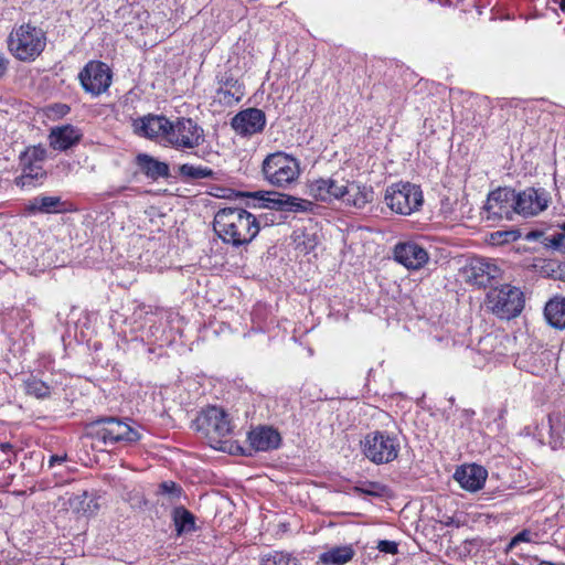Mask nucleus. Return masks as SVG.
Segmentation results:
<instances>
[{"label": "nucleus", "instance_id": "obj_1", "mask_svg": "<svg viewBox=\"0 0 565 565\" xmlns=\"http://www.w3.org/2000/svg\"><path fill=\"white\" fill-rule=\"evenodd\" d=\"M213 230L224 244L239 248L255 239L260 231V223L243 207H223L214 215Z\"/></svg>", "mask_w": 565, "mask_h": 565}, {"label": "nucleus", "instance_id": "obj_2", "mask_svg": "<svg viewBox=\"0 0 565 565\" xmlns=\"http://www.w3.org/2000/svg\"><path fill=\"white\" fill-rule=\"evenodd\" d=\"M46 46L45 32L31 23L13 29L8 36L10 53L21 62H33Z\"/></svg>", "mask_w": 565, "mask_h": 565}, {"label": "nucleus", "instance_id": "obj_3", "mask_svg": "<svg viewBox=\"0 0 565 565\" xmlns=\"http://www.w3.org/2000/svg\"><path fill=\"white\" fill-rule=\"evenodd\" d=\"M362 454L375 465H385L397 459L401 451L398 437L386 430H373L361 440Z\"/></svg>", "mask_w": 565, "mask_h": 565}, {"label": "nucleus", "instance_id": "obj_4", "mask_svg": "<svg viewBox=\"0 0 565 565\" xmlns=\"http://www.w3.org/2000/svg\"><path fill=\"white\" fill-rule=\"evenodd\" d=\"M238 195L253 200V203H247L248 206L253 207H267L294 213H313L317 207L312 201L276 192H239Z\"/></svg>", "mask_w": 565, "mask_h": 565}, {"label": "nucleus", "instance_id": "obj_5", "mask_svg": "<svg viewBox=\"0 0 565 565\" xmlns=\"http://www.w3.org/2000/svg\"><path fill=\"white\" fill-rule=\"evenodd\" d=\"M262 171L271 185L285 188L299 178L300 163L295 157L278 151L265 158Z\"/></svg>", "mask_w": 565, "mask_h": 565}, {"label": "nucleus", "instance_id": "obj_6", "mask_svg": "<svg viewBox=\"0 0 565 565\" xmlns=\"http://www.w3.org/2000/svg\"><path fill=\"white\" fill-rule=\"evenodd\" d=\"M90 435L103 446H114L119 441H134L139 434L128 423L117 417H99L90 424Z\"/></svg>", "mask_w": 565, "mask_h": 565}, {"label": "nucleus", "instance_id": "obj_7", "mask_svg": "<svg viewBox=\"0 0 565 565\" xmlns=\"http://www.w3.org/2000/svg\"><path fill=\"white\" fill-rule=\"evenodd\" d=\"M487 305L498 318L510 320L522 312L524 295L516 287L503 285L488 292Z\"/></svg>", "mask_w": 565, "mask_h": 565}, {"label": "nucleus", "instance_id": "obj_8", "mask_svg": "<svg viewBox=\"0 0 565 565\" xmlns=\"http://www.w3.org/2000/svg\"><path fill=\"white\" fill-rule=\"evenodd\" d=\"M423 192L419 185L399 182L385 191L386 205L397 214L409 215L423 205Z\"/></svg>", "mask_w": 565, "mask_h": 565}, {"label": "nucleus", "instance_id": "obj_9", "mask_svg": "<svg viewBox=\"0 0 565 565\" xmlns=\"http://www.w3.org/2000/svg\"><path fill=\"white\" fill-rule=\"evenodd\" d=\"M204 141V129L192 118L179 117L171 121L167 146L185 151L198 148Z\"/></svg>", "mask_w": 565, "mask_h": 565}, {"label": "nucleus", "instance_id": "obj_10", "mask_svg": "<svg viewBox=\"0 0 565 565\" xmlns=\"http://www.w3.org/2000/svg\"><path fill=\"white\" fill-rule=\"evenodd\" d=\"M195 430L202 433L211 441H221L232 431L228 415L220 407L209 406L200 412L193 422Z\"/></svg>", "mask_w": 565, "mask_h": 565}, {"label": "nucleus", "instance_id": "obj_11", "mask_svg": "<svg viewBox=\"0 0 565 565\" xmlns=\"http://www.w3.org/2000/svg\"><path fill=\"white\" fill-rule=\"evenodd\" d=\"M78 79L86 93L98 96L110 86L111 72L106 63L89 61L79 72Z\"/></svg>", "mask_w": 565, "mask_h": 565}, {"label": "nucleus", "instance_id": "obj_12", "mask_svg": "<svg viewBox=\"0 0 565 565\" xmlns=\"http://www.w3.org/2000/svg\"><path fill=\"white\" fill-rule=\"evenodd\" d=\"M484 209L488 213V218L513 220L514 214H516L515 190L499 188L490 192Z\"/></svg>", "mask_w": 565, "mask_h": 565}, {"label": "nucleus", "instance_id": "obj_13", "mask_svg": "<svg viewBox=\"0 0 565 565\" xmlns=\"http://www.w3.org/2000/svg\"><path fill=\"white\" fill-rule=\"evenodd\" d=\"M468 282L479 288L491 286L492 281L500 278L502 270L494 260L476 257L463 269Z\"/></svg>", "mask_w": 565, "mask_h": 565}, {"label": "nucleus", "instance_id": "obj_14", "mask_svg": "<svg viewBox=\"0 0 565 565\" xmlns=\"http://www.w3.org/2000/svg\"><path fill=\"white\" fill-rule=\"evenodd\" d=\"M550 194L544 189L527 188L515 191L516 214L524 217L535 216L547 209Z\"/></svg>", "mask_w": 565, "mask_h": 565}, {"label": "nucleus", "instance_id": "obj_15", "mask_svg": "<svg viewBox=\"0 0 565 565\" xmlns=\"http://www.w3.org/2000/svg\"><path fill=\"white\" fill-rule=\"evenodd\" d=\"M345 181L335 177L315 179L308 182L307 193L316 201L331 203L343 198Z\"/></svg>", "mask_w": 565, "mask_h": 565}, {"label": "nucleus", "instance_id": "obj_16", "mask_svg": "<svg viewBox=\"0 0 565 565\" xmlns=\"http://www.w3.org/2000/svg\"><path fill=\"white\" fill-rule=\"evenodd\" d=\"M394 259L409 270L423 268L429 260L428 252L414 241L399 242L393 249Z\"/></svg>", "mask_w": 565, "mask_h": 565}, {"label": "nucleus", "instance_id": "obj_17", "mask_svg": "<svg viewBox=\"0 0 565 565\" xmlns=\"http://www.w3.org/2000/svg\"><path fill=\"white\" fill-rule=\"evenodd\" d=\"M266 116L262 109L247 108L236 114L231 121L232 128L242 137L253 136L264 130Z\"/></svg>", "mask_w": 565, "mask_h": 565}, {"label": "nucleus", "instance_id": "obj_18", "mask_svg": "<svg viewBox=\"0 0 565 565\" xmlns=\"http://www.w3.org/2000/svg\"><path fill=\"white\" fill-rule=\"evenodd\" d=\"M247 440L255 451H269L280 446L281 436L273 427L258 426L248 433Z\"/></svg>", "mask_w": 565, "mask_h": 565}, {"label": "nucleus", "instance_id": "obj_19", "mask_svg": "<svg viewBox=\"0 0 565 565\" xmlns=\"http://www.w3.org/2000/svg\"><path fill=\"white\" fill-rule=\"evenodd\" d=\"M488 477L487 470L479 465L472 463L458 468L454 475L461 488L475 492L481 489Z\"/></svg>", "mask_w": 565, "mask_h": 565}, {"label": "nucleus", "instance_id": "obj_20", "mask_svg": "<svg viewBox=\"0 0 565 565\" xmlns=\"http://www.w3.org/2000/svg\"><path fill=\"white\" fill-rule=\"evenodd\" d=\"M82 136L79 129L72 125L54 127L49 135L50 147L54 150L66 151L77 145Z\"/></svg>", "mask_w": 565, "mask_h": 565}, {"label": "nucleus", "instance_id": "obj_21", "mask_svg": "<svg viewBox=\"0 0 565 565\" xmlns=\"http://www.w3.org/2000/svg\"><path fill=\"white\" fill-rule=\"evenodd\" d=\"M171 121L163 116H143V137L167 146Z\"/></svg>", "mask_w": 565, "mask_h": 565}, {"label": "nucleus", "instance_id": "obj_22", "mask_svg": "<svg viewBox=\"0 0 565 565\" xmlns=\"http://www.w3.org/2000/svg\"><path fill=\"white\" fill-rule=\"evenodd\" d=\"M218 85L216 94L226 104L238 103L245 95L243 84L227 72L218 76Z\"/></svg>", "mask_w": 565, "mask_h": 565}, {"label": "nucleus", "instance_id": "obj_23", "mask_svg": "<svg viewBox=\"0 0 565 565\" xmlns=\"http://www.w3.org/2000/svg\"><path fill=\"white\" fill-rule=\"evenodd\" d=\"M344 188L345 190L343 191L344 193L341 201L347 205L362 209L373 200L374 193L370 186L362 185L354 181H345Z\"/></svg>", "mask_w": 565, "mask_h": 565}, {"label": "nucleus", "instance_id": "obj_24", "mask_svg": "<svg viewBox=\"0 0 565 565\" xmlns=\"http://www.w3.org/2000/svg\"><path fill=\"white\" fill-rule=\"evenodd\" d=\"M63 202L60 196L38 195L25 205L29 214H51L63 212Z\"/></svg>", "mask_w": 565, "mask_h": 565}, {"label": "nucleus", "instance_id": "obj_25", "mask_svg": "<svg viewBox=\"0 0 565 565\" xmlns=\"http://www.w3.org/2000/svg\"><path fill=\"white\" fill-rule=\"evenodd\" d=\"M550 445L553 449L565 448V411H554L547 417Z\"/></svg>", "mask_w": 565, "mask_h": 565}, {"label": "nucleus", "instance_id": "obj_26", "mask_svg": "<svg viewBox=\"0 0 565 565\" xmlns=\"http://www.w3.org/2000/svg\"><path fill=\"white\" fill-rule=\"evenodd\" d=\"M21 167V175L17 177L14 183L19 188H31L36 185V181H42L46 178V171L42 164H34L30 162H19Z\"/></svg>", "mask_w": 565, "mask_h": 565}, {"label": "nucleus", "instance_id": "obj_27", "mask_svg": "<svg viewBox=\"0 0 565 565\" xmlns=\"http://www.w3.org/2000/svg\"><path fill=\"white\" fill-rule=\"evenodd\" d=\"M143 177L153 182L160 179L168 180L171 178L170 166L150 154L143 153Z\"/></svg>", "mask_w": 565, "mask_h": 565}, {"label": "nucleus", "instance_id": "obj_28", "mask_svg": "<svg viewBox=\"0 0 565 565\" xmlns=\"http://www.w3.org/2000/svg\"><path fill=\"white\" fill-rule=\"evenodd\" d=\"M355 551L352 545L331 547L319 555V563L322 565H344L352 561Z\"/></svg>", "mask_w": 565, "mask_h": 565}, {"label": "nucleus", "instance_id": "obj_29", "mask_svg": "<svg viewBox=\"0 0 565 565\" xmlns=\"http://www.w3.org/2000/svg\"><path fill=\"white\" fill-rule=\"evenodd\" d=\"M172 520L178 536L192 533L196 530L194 514L184 507H175L173 509Z\"/></svg>", "mask_w": 565, "mask_h": 565}, {"label": "nucleus", "instance_id": "obj_30", "mask_svg": "<svg viewBox=\"0 0 565 565\" xmlns=\"http://www.w3.org/2000/svg\"><path fill=\"white\" fill-rule=\"evenodd\" d=\"M548 323L556 329H565V298L550 300L544 309Z\"/></svg>", "mask_w": 565, "mask_h": 565}, {"label": "nucleus", "instance_id": "obj_31", "mask_svg": "<svg viewBox=\"0 0 565 565\" xmlns=\"http://www.w3.org/2000/svg\"><path fill=\"white\" fill-rule=\"evenodd\" d=\"M24 392L26 395L38 399H45L51 396L52 387L44 381L34 375H30L23 381Z\"/></svg>", "mask_w": 565, "mask_h": 565}, {"label": "nucleus", "instance_id": "obj_32", "mask_svg": "<svg viewBox=\"0 0 565 565\" xmlns=\"http://www.w3.org/2000/svg\"><path fill=\"white\" fill-rule=\"evenodd\" d=\"M179 174L184 181L189 182L201 179H210L213 177L214 172L207 167L184 163L179 167Z\"/></svg>", "mask_w": 565, "mask_h": 565}, {"label": "nucleus", "instance_id": "obj_33", "mask_svg": "<svg viewBox=\"0 0 565 565\" xmlns=\"http://www.w3.org/2000/svg\"><path fill=\"white\" fill-rule=\"evenodd\" d=\"M47 156L46 148L39 143L35 146L26 147L19 156V162H30L34 164H42Z\"/></svg>", "mask_w": 565, "mask_h": 565}, {"label": "nucleus", "instance_id": "obj_34", "mask_svg": "<svg viewBox=\"0 0 565 565\" xmlns=\"http://www.w3.org/2000/svg\"><path fill=\"white\" fill-rule=\"evenodd\" d=\"M260 565H302L301 562L289 553L275 551L264 555Z\"/></svg>", "mask_w": 565, "mask_h": 565}, {"label": "nucleus", "instance_id": "obj_35", "mask_svg": "<svg viewBox=\"0 0 565 565\" xmlns=\"http://www.w3.org/2000/svg\"><path fill=\"white\" fill-rule=\"evenodd\" d=\"M564 239H565V233L558 232L551 236L543 237L542 244L546 248L565 252Z\"/></svg>", "mask_w": 565, "mask_h": 565}, {"label": "nucleus", "instance_id": "obj_36", "mask_svg": "<svg viewBox=\"0 0 565 565\" xmlns=\"http://www.w3.org/2000/svg\"><path fill=\"white\" fill-rule=\"evenodd\" d=\"M520 234L518 231H497L491 234L492 244H505L514 242L519 238Z\"/></svg>", "mask_w": 565, "mask_h": 565}, {"label": "nucleus", "instance_id": "obj_37", "mask_svg": "<svg viewBox=\"0 0 565 565\" xmlns=\"http://www.w3.org/2000/svg\"><path fill=\"white\" fill-rule=\"evenodd\" d=\"M135 97H136L135 95L134 96H131V95L127 96V98L125 100V106L124 107H125V113L130 116L135 134L138 135V136H141V118L140 117H136L135 118L134 115L130 114L131 105L135 102Z\"/></svg>", "mask_w": 565, "mask_h": 565}, {"label": "nucleus", "instance_id": "obj_38", "mask_svg": "<svg viewBox=\"0 0 565 565\" xmlns=\"http://www.w3.org/2000/svg\"><path fill=\"white\" fill-rule=\"evenodd\" d=\"M547 274L558 280H565V263L551 262L548 265Z\"/></svg>", "mask_w": 565, "mask_h": 565}, {"label": "nucleus", "instance_id": "obj_39", "mask_svg": "<svg viewBox=\"0 0 565 565\" xmlns=\"http://www.w3.org/2000/svg\"><path fill=\"white\" fill-rule=\"evenodd\" d=\"M364 494L372 497H381L384 493L385 487L379 482H370L366 487L358 488Z\"/></svg>", "mask_w": 565, "mask_h": 565}, {"label": "nucleus", "instance_id": "obj_40", "mask_svg": "<svg viewBox=\"0 0 565 565\" xmlns=\"http://www.w3.org/2000/svg\"><path fill=\"white\" fill-rule=\"evenodd\" d=\"M377 550L382 553L395 555L398 553V545L394 541L381 540L377 543Z\"/></svg>", "mask_w": 565, "mask_h": 565}, {"label": "nucleus", "instance_id": "obj_41", "mask_svg": "<svg viewBox=\"0 0 565 565\" xmlns=\"http://www.w3.org/2000/svg\"><path fill=\"white\" fill-rule=\"evenodd\" d=\"M532 533L529 530H523L520 533H518L513 539L510 541L508 545V550H512L516 544L521 542H531L532 541Z\"/></svg>", "mask_w": 565, "mask_h": 565}, {"label": "nucleus", "instance_id": "obj_42", "mask_svg": "<svg viewBox=\"0 0 565 565\" xmlns=\"http://www.w3.org/2000/svg\"><path fill=\"white\" fill-rule=\"evenodd\" d=\"M88 498V493L87 492H83V494L81 495H76L73 501H72V504L74 502H78L82 507L79 508V510L83 511L84 514H92L94 512V509H92L90 507V503L93 502V500L89 501V503H87L86 507H84V501Z\"/></svg>", "mask_w": 565, "mask_h": 565}, {"label": "nucleus", "instance_id": "obj_43", "mask_svg": "<svg viewBox=\"0 0 565 565\" xmlns=\"http://www.w3.org/2000/svg\"><path fill=\"white\" fill-rule=\"evenodd\" d=\"M159 489L162 493H169V494H174V493L179 492V490H180L179 487L177 486V483L173 481H164V482L160 483Z\"/></svg>", "mask_w": 565, "mask_h": 565}, {"label": "nucleus", "instance_id": "obj_44", "mask_svg": "<svg viewBox=\"0 0 565 565\" xmlns=\"http://www.w3.org/2000/svg\"><path fill=\"white\" fill-rule=\"evenodd\" d=\"M67 459V456L66 455H52L49 459V467H53L55 465H61L63 462H65Z\"/></svg>", "mask_w": 565, "mask_h": 565}, {"label": "nucleus", "instance_id": "obj_45", "mask_svg": "<svg viewBox=\"0 0 565 565\" xmlns=\"http://www.w3.org/2000/svg\"><path fill=\"white\" fill-rule=\"evenodd\" d=\"M9 67V60L0 53V78L4 76Z\"/></svg>", "mask_w": 565, "mask_h": 565}, {"label": "nucleus", "instance_id": "obj_46", "mask_svg": "<svg viewBox=\"0 0 565 565\" xmlns=\"http://www.w3.org/2000/svg\"><path fill=\"white\" fill-rule=\"evenodd\" d=\"M0 450L3 452V454H10V452H14L13 450V445L10 444V443H1L0 444ZM15 456V454H13ZM13 460H15V457L13 458Z\"/></svg>", "mask_w": 565, "mask_h": 565}, {"label": "nucleus", "instance_id": "obj_47", "mask_svg": "<svg viewBox=\"0 0 565 565\" xmlns=\"http://www.w3.org/2000/svg\"><path fill=\"white\" fill-rule=\"evenodd\" d=\"M541 237H545L544 234L542 232H539V231H534V232H530L527 235H526V238L530 239V241H536Z\"/></svg>", "mask_w": 565, "mask_h": 565}, {"label": "nucleus", "instance_id": "obj_48", "mask_svg": "<svg viewBox=\"0 0 565 565\" xmlns=\"http://www.w3.org/2000/svg\"><path fill=\"white\" fill-rule=\"evenodd\" d=\"M446 525H456L458 527L459 526V522H455V520L452 518H450L449 521L446 522Z\"/></svg>", "mask_w": 565, "mask_h": 565}, {"label": "nucleus", "instance_id": "obj_49", "mask_svg": "<svg viewBox=\"0 0 565 565\" xmlns=\"http://www.w3.org/2000/svg\"><path fill=\"white\" fill-rule=\"evenodd\" d=\"M138 166H141V153H138L135 158Z\"/></svg>", "mask_w": 565, "mask_h": 565}, {"label": "nucleus", "instance_id": "obj_50", "mask_svg": "<svg viewBox=\"0 0 565 565\" xmlns=\"http://www.w3.org/2000/svg\"><path fill=\"white\" fill-rule=\"evenodd\" d=\"M559 8L562 11H565V0H561Z\"/></svg>", "mask_w": 565, "mask_h": 565}, {"label": "nucleus", "instance_id": "obj_51", "mask_svg": "<svg viewBox=\"0 0 565 565\" xmlns=\"http://www.w3.org/2000/svg\"><path fill=\"white\" fill-rule=\"evenodd\" d=\"M539 565H554V564L551 562H541Z\"/></svg>", "mask_w": 565, "mask_h": 565}, {"label": "nucleus", "instance_id": "obj_52", "mask_svg": "<svg viewBox=\"0 0 565 565\" xmlns=\"http://www.w3.org/2000/svg\"><path fill=\"white\" fill-rule=\"evenodd\" d=\"M62 107H63L64 109L68 110L67 105H63Z\"/></svg>", "mask_w": 565, "mask_h": 565}, {"label": "nucleus", "instance_id": "obj_53", "mask_svg": "<svg viewBox=\"0 0 565 565\" xmlns=\"http://www.w3.org/2000/svg\"><path fill=\"white\" fill-rule=\"evenodd\" d=\"M564 230H565V224H564Z\"/></svg>", "mask_w": 565, "mask_h": 565}]
</instances>
